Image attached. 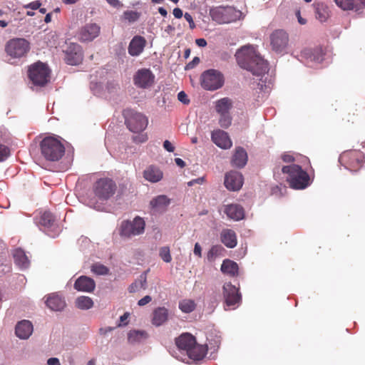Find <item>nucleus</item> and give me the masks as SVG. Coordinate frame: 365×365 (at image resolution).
Here are the masks:
<instances>
[{
	"label": "nucleus",
	"instance_id": "a878e982",
	"mask_svg": "<svg viewBox=\"0 0 365 365\" xmlns=\"http://www.w3.org/2000/svg\"><path fill=\"white\" fill-rule=\"evenodd\" d=\"M337 6L344 11L356 10L365 8V0H334Z\"/></svg>",
	"mask_w": 365,
	"mask_h": 365
},
{
	"label": "nucleus",
	"instance_id": "a19ab883",
	"mask_svg": "<svg viewBox=\"0 0 365 365\" xmlns=\"http://www.w3.org/2000/svg\"><path fill=\"white\" fill-rule=\"evenodd\" d=\"M222 250L223 247L221 245L212 246L207 254V260L210 262L214 260L216 257L221 254Z\"/></svg>",
	"mask_w": 365,
	"mask_h": 365
},
{
	"label": "nucleus",
	"instance_id": "c03bdc74",
	"mask_svg": "<svg viewBox=\"0 0 365 365\" xmlns=\"http://www.w3.org/2000/svg\"><path fill=\"white\" fill-rule=\"evenodd\" d=\"M219 124L223 128H227L232 123V117L230 113L220 114Z\"/></svg>",
	"mask_w": 365,
	"mask_h": 365
},
{
	"label": "nucleus",
	"instance_id": "4468645a",
	"mask_svg": "<svg viewBox=\"0 0 365 365\" xmlns=\"http://www.w3.org/2000/svg\"><path fill=\"white\" fill-rule=\"evenodd\" d=\"M155 76L150 68H140L133 76V83L139 88L147 89L153 86Z\"/></svg>",
	"mask_w": 365,
	"mask_h": 365
},
{
	"label": "nucleus",
	"instance_id": "bb28decb",
	"mask_svg": "<svg viewBox=\"0 0 365 365\" xmlns=\"http://www.w3.org/2000/svg\"><path fill=\"white\" fill-rule=\"evenodd\" d=\"M224 212L229 218L235 221H240L245 217L244 209L238 204L227 205L225 207Z\"/></svg>",
	"mask_w": 365,
	"mask_h": 365
},
{
	"label": "nucleus",
	"instance_id": "5fc2aeb1",
	"mask_svg": "<svg viewBox=\"0 0 365 365\" xmlns=\"http://www.w3.org/2000/svg\"><path fill=\"white\" fill-rule=\"evenodd\" d=\"M184 18L185 20L189 23V26L191 29H193L195 28V24L193 21L192 16L190 13L185 12L184 14Z\"/></svg>",
	"mask_w": 365,
	"mask_h": 365
},
{
	"label": "nucleus",
	"instance_id": "09e8293b",
	"mask_svg": "<svg viewBox=\"0 0 365 365\" xmlns=\"http://www.w3.org/2000/svg\"><path fill=\"white\" fill-rule=\"evenodd\" d=\"M106 88L109 93L114 94L119 89V85L115 81H110L107 83Z\"/></svg>",
	"mask_w": 365,
	"mask_h": 365
},
{
	"label": "nucleus",
	"instance_id": "680f3d73",
	"mask_svg": "<svg viewBox=\"0 0 365 365\" xmlns=\"http://www.w3.org/2000/svg\"><path fill=\"white\" fill-rule=\"evenodd\" d=\"M193 252H194V255L197 256L198 257H202V248H201L200 245L198 242H196L195 244Z\"/></svg>",
	"mask_w": 365,
	"mask_h": 365
},
{
	"label": "nucleus",
	"instance_id": "9b49d317",
	"mask_svg": "<svg viewBox=\"0 0 365 365\" xmlns=\"http://www.w3.org/2000/svg\"><path fill=\"white\" fill-rule=\"evenodd\" d=\"M30 49L29 42L23 38L10 39L6 44L5 51L12 58H19Z\"/></svg>",
	"mask_w": 365,
	"mask_h": 365
},
{
	"label": "nucleus",
	"instance_id": "c756f323",
	"mask_svg": "<svg viewBox=\"0 0 365 365\" xmlns=\"http://www.w3.org/2000/svg\"><path fill=\"white\" fill-rule=\"evenodd\" d=\"M12 255L14 263L21 270H24L29 268L30 265V261L29 260L25 252L22 249H15L13 251Z\"/></svg>",
	"mask_w": 365,
	"mask_h": 365
},
{
	"label": "nucleus",
	"instance_id": "393cba45",
	"mask_svg": "<svg viewBox=\"0 0 365 365\" xmlns=\"http://www.w3.org/2000/svg\"><path fill=\"white\" fill-rule=\"evenodd\" d=\"M175 344L180 350L186 351L188 354L190 348L196 344V339L190 333H183L175 339Z\"/></svg>",
	"mask_w": 365,
	"mask_h": 365
},
{
	"label": "nucleus",
	"instance_id": "b1692460",
	"mask_svg": "<svg viewBox=\"0 0 365 365\" xmlns=\"http://www.w3.org/2000/svg\"><path fill=\"white\" fill-rule=\"evenodd\" d=\"M34 331L32 323L26 319L21 320L15 326V334L20 339H28Z\"/></svg>",
	"mask_w": 365,
	"mask_h": 365
},
{
	"label": "nucleus",
	"instance_id": "f8f14e48",
	"mask_svg": "<svg viewBox=\"0 0 365 365\" xmlns=\"http://www.w3.org/2000/svg\"><path fill=\"white\" fill-rule=\"evenodd\" d=\"M116 190L115 182L109 178H101L93 185L95 195L102 201L108 200L113 195Z\"/></svg>",
	"mask_w": 365,
	"mask_h": 365
},
{
	"label": "nucleus",
	"instance_id": "6ab92c4d",
	"mask_svg": "<svg viewBox=\"0 0 365 365\" xmlns=\"http://www.w3.org/2000/svg\"><path fill=\"white\" fill-rule=\"evenodd\" d=\"M224 184L227 190L237 191L242 187L243 176L238 171H230L225 174Z\"/></svg>",
	"mask_w": 365,
	"mask_h": 365
},
{
	"label": "nucleus",
	"instance_id": "3c124183",
	"mask_svg": "<svg viewBox=\"0 0 365 365\" xmlns=\"http://www.w3.org/2000/svg\"><path fill=\"white\" fill-rule=\"evenodd\" d=\"M178 99L180 102L185 105L190 103V99L188 98L186 93L183 91H181L178 93Z\"/></svg>",
	"mask_w": 365,
	"mask_h": 365
},
{
	"label": "nucleus",
	"instance_id": "a18cd8bd",
	"mask_svg": "<svg viewBox=\"0 0 365 365\" xmlns=\"http://www.w3.org/2000/svg\"><path fill=\"white\" fill-rule=\"evenodd\" d=\"M315 17L320 22H324L327 19L326 9L323 6H318L315 10Z\"/></svg>",
	"mask_w": 365,
	"mask_h": 365
},
{
	"label": "nucleus",
	"instance_id": "c85d7f7f",
	"mask_svg": "<svg viewBox=\"0 0 365 365\" xmlns=\"http://www.w3.org/2000/svg\"><path fill=\"white\" fill-rule=\"evenodd\" d=\"M46 306L52 311L61 312L66 307L63 298L56 294L49 295L46 301Z\"/></svg>",
	"mask_w": 365,
	"mask_h": 365
},
{
	"label": "nucleus",
	"instance_id": "58836bf2",
	"mask_svg": "<svg viewBox=\"0 0 365 365\" xmlns=\"http://www.w3.org/2000/svg\"><path fill=\"white\" fill-rule=\"evenodd\" d=\"M76 306L81 310H88L93 307V299L87 296H81L76 299Z\"/></svg>",
	"mask_w": 365,
	"mask_h": 365
},
{
	"label": "nucleus",
	"instance_id": "7ed1b4c3",
	"mask_svg": "<svg viewBox=\"0 0 365 365\" xmlns=\"http://www.w3.org/2000/svg\"><path fill=\"white\" fill-rule=\"evenodd\" d=\"M209 15L218 24H228L245 18V14L240 10L231 6L211 7Z\"/></svg>",
	"mask_w": 365,
	"mask_h": 365
},
{
	"label": "nucleus",
	"instance_id": "412c9836",
	"mask_svg": "<svg viewBox=\"0 0 365 365\" xmlns=\"http://www.w3.org/2000/svg\"><path fill=\"white\" fill-rule=\"evenodd\" d=\"M73 288L78 292L91 293L96 288V282L91 277L81 275L76 279Z\"/></svg>",
	"mask_w": 365,
	"mask_h": 365
},
{
	"label": "nucleus",
	"instance_id": "6e6552de",
	"mask_svg": "<svg viewBox=\"0 0 365 365\" xmlns=\"http://www.w3.org/2000/svg\"><path fill=\"white\" fill-rule=\"evenodd\" d=\"M364 158V155L360 150H346L340 155L339 161L346 169L354 173L359 170L356 167L359 168L363 166Z\"/></svg>",
	"mask_w": 365,
	"mask_h": 365
},
{
	"label": "nucleus",
	"instance_id": "603ef678",
	"mask_svg": "<svg viewBox=\"0 0 365 365\" xmlns=\"http://www.w3.org/2000/svg\"><path fill=\"white\" fill-rule=\"evenodd\" d=\"M200 60L199 57H194L193 59L185 66V69L190 70L194 68L200 63Z\"/></svg>",
	"mask_w": 365,
	"mask_h": 365
},
{
	"label": "nucleus",
	"instance_id": "13d9d810",
	"mask_svg": "<svg viewBox=\"0 0 365 365\" xmlns=\"http://www.w3.org/2000/svg\"><path fill=\"white\" fill-rule=\"evenodd\" d=\"M139 283L140 288L145 289L147 287V278L145 274H141L139 277Z\"/></svg>",
	"mask_w": 365,
	"mask_h": 365
},
{
	"label": "nucleus",
	"instance_id": "cd10ccee",
	"mask_svg": "<svg viewBox=\"0 0 365 365\" xmlns=\"http://www.w3.org/2000/svg\"><path fill=\"white\" fill-rule=\"evenodd\" d=\"M170 203V200L165 195L153 197L150 202V207L154 212H164Z\"/></svg>",
	"mask_w": 365,
	"mask_h": 365
},
{
	"label": "nucleus",
	"instance_id": "c9c22d12",
	"mask_svg": "<svg viewBox=\"0 0 365 365\" xmlns=\"http://www.w3.org/2000/svg\"><path fill=\"white\" fill-rule=\"evenodd\" d=\"M207 341L208 344V349H210L212 353L216 352L221 344V336L217 331H211L207 335Z\"/></svg>",
	"mask_w": 365,
	"mask_h": 365
},
{
	"label": "nucleus",
	"instance_id": "5701e85b",
	"mask_svg": "<svg viewBox=\"0 0 365 365\" xmlns=\"http://www.w3.org/2000/svg\"><path fill=\"white\" fill-rule=\"evenodd\" d=\"M146 43L147 41L143 36L139 35L133 36L128 48L129 55L131 56H140L144 51Z\"/></svg>",
	"mask_w": 365,
	"mask_h": 365
},
{
	"label": "nucleus",
	"instance_id": "1a4fd4ad",
	"mask_svg": "<svg viewBox=\"0 0 365 365\" xmlns=\"http://www.w3.org/2000/svg\"><path fill=\"white\" fill-rule=\"evenodd\" d=\"M224 84L222 73L215 69L205 71L200 76V85L207 91H216Z\"/></svg>",
	"mask_w": 365,
	"mask_h": 365
},
{
	"label": "nucleus",
	"instance_id": "4be33fe9",
	"mask_svg": "<svg viewBox=\"0 0 365 365\" xmlns=\"http://www.w3.org/2000/svg\"><path fill=\"white\" fill-rule=\"evenodd\" d=\"M248 155L245 149L241 146L235 148L231 160V165L234 168L242 169L247 163Z\"/></svg>",
	"mask_w": 365,
	"mask_h": 365
},
{
	"label": "nucleus",
	"instance_id": "6e6d98bb",
	"mask_svg": "<svg viewBox=\"0 0 365 365\" xmlns=\"http://www.w3.org/2000/svg\"><path fill=\"white\" fill-rule=\"evenodd\" d=\"M163 145L164 149L169 153H173L175 150V147L173 145L171 142L168 140H165L163 142Z\"/></svg>",
	"mask_w": 365,
	"mask_h": 365
},
{
	"label": "nucleus",
	"instance_id": "9d476101",
	"mask_svg": "<svg viewBox=\"0 0 365 365\" xmlns=\"http://www.w3.org/2000/svg\"><path fill=\"white\" fill-rule=\"evenodd\" d=\"M36 222L41 230L52 238L56 237L61 232V228L50 211L43 212Z\"/></svg>",
	"mask_w": 365,
	"mask_h": 365
},
{
	"label": "nucleus",
	"instance_id": "423d86ee",
	"mask_svg": "<svg viewBox=\"0 0 365 365\" xmlns=\"http://www.w3.org/2000/svg\"><path fill=\"white\" fill-rule=\"evenodd\" d=\"M50 73L46 63L38 61L29 66L28 76L34 86L43 87L48 83Z\"/></svg>",
	"mask_w": 365,
	"mask_h": 365
},
{
	"label": "nucleus",
	"instance_id": "2f4dec72",
	"mask_svg": "<svg viewBox=\"0 0 365 365\" xmlns=\"http://www.w3.org/2000/svg\"><path fill=\"white\" fill-rule=\"evenodd\" d=\"M221 242L228 248H234L237 244V235L234 230L225 229L220 235Z\"/></svg>",
	"mask_w": 365,
	"mask_h": 365
},
{
	"label": "nucleus",
	"instance_id": "69168bd1",
	"mask_svg": "<svg viewBox=\"0 0 365 365\" xmlns=\"http://www.w3.org/2000/svg\"><path fill=\"white\" fill-rule=\"evenodd\" d=\"M282 159L285 163H291L294 160V158L292 155L287 154V153L282 155Z\"/></svg>",
	"mask_w": 365,
	"mask_h": 365
},
{
	"label": "nucleus",
	"instance_id": "0e129e2a",
	"mask_svg": "<svg viewBox=\"0 0 365 365\" xmlns=\"http://www.w3.org/2000/svg\"><path fill=\"white\" fill-rule=\"evenodd\" d=\"M48 365H61L60 361L56 357H51L47 360Z\"/></svg>",
	"mask_w": 365,
	"mask_h": 365
},
{
	"label": "nucleus",
	"instance_id": "e2e57ef3",
	"mask_svg": "<svg viewBox=\"0 0 365 365\" xmlns=\"http://www.w3.org/2000/svg\"><path fill=\"white\" fill-rule=\"evenodd\" d=\"M173 16H175V18H176V19H180L182 16H184L182 10L178 7L175 8L173 9Z\"/></svg>",
	"mask_w": 365,
	"mask_h": 365
},
{
	"label": "nucleus",
	"instance_id": "f03ea898",
	"mask_svg": "<svg viewBox=\"0 0 365 365\" xmlns=\"http://www.w3.org/2000/svg\"><path fill=\"white\" fill-rule=\"evenodd\" d=\"M282 172L287 174V181L289 187L294 190H303L310 184L309 174L297 164L283 166Z\"/></svg>",
	"mask_w": 365,
	"mask_h": 365
},
{
	"label": "nucleus",
	"instance_id": "20e7f679",
	"mask_svg": "<svg viewBox=\"0 0 365 365\" xmlns=\"http://www.w3.org/2000/svg\"><path fill=\"white\" fill-rule=\"evenodd\" d=\"M41 152L48 161L59 160L65 153V147L60 140L53 137H46L40 143Z\"/></svg>",
	"mask_w": 365,
	"mask_h": 365
},
{
	"label": "nucleus",
	"instance_id": "79ce46f5",
	"mask_svg": "<svg viewBox=\"0 0 365 365\" xmlns=\"http://www.w3.org/2000/svg\"><path fill=\"white\" fill-rule=\"evenodd\" d=\"M91 271L97 275H107L109 273V269L100 263H95L91 266Z\"/></svg>",
	"mask_w": 365,
	"mask_h": 365
},
{
	"label": "nucleus",
	"instance_id": "774afa93",
	"mask_svg": "<svg viewBox=\"0 0 365 365\" xmlns=\"http://www.w3.org/2000/svg\"><path fill=\"white\" fill-rule=\"evenodd\" d=\"M106 1L113 7L118 8L122 5L119 0H106Z\"/></svg>",
	"mask_w": 365,
	"mask_h": 365
},
{
	"label": "nucleus",
	"instance_id": "49530a36",
	"mask_svg": "<svg viewBox=\"0 0 365 365\" xmlns=\"http://www.w3.org/2000/svg\"><path fill=\"white\" fill-rule=\"evenodd\" d=\"M159 255L165 262L168 263L172 260L170 248L168 247H162L160 249Z\"/></svg>",
	"mask_w": 365,
	"mask_h": 365
},
{
	"label": "nucleus",
	"instance_id": "aec40b11",
	"mask_svg": "<svg viewBox=\"0 0 365 365\" xmlns=\"http://www.w3.org/2000/svg\"><path fill=\"white\" fill-rule=\"evenodd\" d=\"M211 140L217 147L224 150L229 149L232 145L228 133L222 130H213L211 133Z\"/></svg>",
	"mask_w": 365,
	"mask_h": 365
},
{
	"label": "nucleus",
	"instance_id": "338daca9",
	"mask_svg": "<svg viewBox=\"0 0 365 365\" xmlns=\"http://www.w3.org/2000/svg\"><path fill=\"white\" fill-rule=\"evenodd\" d=\"M195 43L199 47H205L207 46V41L203 38H197L195 40Z\"/></svg>",
	"mask_w": 365,
	"mask_h": 365
},
{
	"label": "nucleus",
	"instance_id": "7c9ffc66",
	"mask_svg": "<svg viewBox=\"0 0 365 365\" xmlns=\"http://www.w3.org/2000/svg\"><path fill=\"white\" fill-rule=\"evenodd\" d=\"M168 309L164 307H159L153 312L152 324L155 327L163 325L168 319Z\"/></svg>",
	"mask_w": 365,
	"mask_h": 365
},
{
	"label": "nucleus",
	"instance_id": "39448f33",
	"mask_svg": "<svg viewBox=\"0 0 365 365\" xmlns=\"http://www.w3.org/2000/svg\"><path fill=\"white\" fill-rule=\"evenodd\" d=\"M123 116L128 129L134 133H142L148 126V119L142 113L132 108H125L123 110Z\"/></svg>",
	"mask_w": 365,
	"mask_h": 365
},
{
	"label": "nucleus",
	"instance_id": "f257e3e1",
	"mask_svg": "<svg viewBox=\"0 0 365 365\" xmlns=\"http://www.w3.org/2000/svg\"><path fill=\"white\" fill-rule=\"evenodd\" d=\"M249 46H242L236 52V57L241 68L251 72L253 76L259 77L256 82L257 92L269 93L271 89L272 80L268 73L269 63L255 51H248Z\"/></svg>",
	"mask_w": 365,
	"mask_h": 365
},
{
	"label": "nucleus",
	"instance_id": "4d7b16f0",
	"mask_svg": "<svg viewBox=\"0 0 365 365\" xmlns=\"http://www.w3.org/2000/svg\"><path fill=\"white\" fill-rule=\"evenodd\" d=\"M41 4L39 1H34L25 6V8L36 10L40 8Z\"/></svg>",
	"mask_w": 365,
	"mask_h": 365
},
{
	"label": "nucleus",
	"instance_id": "72a5a7b5",
	"mask_svg": "<svg viewBox=\"0 0 365 365\" xmlns=\"http://www.w3.org/2000/svg\"><path fill=\"white\" fill-rule=\"evenodd\" d=\"M163 172L157 167L150 165L144 170V178L153 183L159 182L163 178Z\"/></svg>",
	"mask_w": 365,
	"mask_h": 365
},
{
	"label": "nucleus",
	"instance_id": "864d4df0",
	"mask_svg": "<svg viewBox=\"0 0 365 365\" xmlns=\"http://www.w3.org/2000/svg\"><path fill=\"white\" fill-rule=\"evenodd\" d=\"M9 140V135L5 128H0V143H5Z\"/></svg>",
	"mask_w": 365,
	"mask_h": 365
},
{
	"label": "nucleus",
	"instance_id": "ddd939ff",
	"mask_svg": "<svg viewBox=\"0 0 365 365\" xmlns=\"http://www.w3.org/2000/svg\"><path fill=\"white\" fill-rule=\"evenodd\" d=\"M300 61L309 67H314L321 63L324 60V53L321 47H315L314 48H304L300 55Z\"/></svg>",
	"mask_w": 365,
	"mask_h": 365
},
{
	"label": "nucleus",
	"instance_id": "8fccbe9b",
	"mask_svg": "<svg viewBox=\"0 0 365 365\" xmlns=\"http://www.w3.org/2000/svg\"><path fill=\"white\" fill-rule=\"evenodd\" d=\"M148 139V135L146 133H141L138 135H135L133 137V140L135 143H143L146 142Z\"/></svg>",
	"mask_w": 365,
	"mask_h": 365
},
{
	"label": "nucleus",
	"instance_id": "a211bd4d",
	"mask_svg": "<svg viewBox=\"0 0 365 365\" xmlns=\"http://www.w3.org/2000/svg\"><path fill=\"white\" fill-rule=\"evenodd\" d=\"M66 63L68 65L76 66L83 60V52L81 46L78 43H70L65 51Z\"/></svg>",
	"mask_w": 365,
	"mask_h": 365
},
{
	"label": "nucleus",
	"instance_id": "bf43d9fd",
	"mask_svg": "<svg viewBox=\"0 0 365 365\" xmlns=\"http://www.w3.org/2000/svg\"><path fill=\"white\" fill-rule=\"evenodd\" d=\"M151 300H152L151 297L149 295H146L138 302V305L140 306V307L144 306V305L148 304L150 302H151Z\"/></svg>",
	"mask_w": 365,
	"mask_h": 365
},
{
	"label": "nucleus",
	"instance_id": "37998d69",
	"mask_svg": "<svg viewBox=\"0 0 365 365\" xmlns=\"http://www.w3.org/2000/svg\"><path fill=\"white\" fill-rule=\"evenodd\" d=\"M123 17L130 23H133L140 18V13L136 11L127 10L123 12Z\"/></svg>",
	"mask_w": 365,
	"mask_h": 365
},
{
	"label": "nucleus",
	"instance_id": "de8ad7c7",
	"mask_svg": "<svg viewBox=\"0 0 365 365\" xmlns=\"http://www.w3.org/2000/svg\"><path fill=\"white\" fill-rule=\"evenodd\" d=\"M10 148L4 143H0V162L6 160L10 156Z\"/></svg>",
	"mask_w": 365,
	"mask_h": 365
},
{
	"label": "nucleus",
	"instance_id": "ea45409f",
	"mask_svg": "<svg viewBox=\"0 0 365 365\" xmlns=\"http://www.w3.org/2000/svg\"><path fill=\"white\" fill-rule=\"evenodd\" d=\"M195 307L196 304L192 299H183L179 302V309L185 314L191 313Z\"/></svg>",
	"mask_w": 365,
	"mask_h": 365
},
{
	"label": "nucleus",
	"instance_id": "052dcab7",
	"mask_svg": "<svg viewBox=\"0 0 365 365\" xmlns=\"http://www.w3.org/2000/svg\"><path fill=\"white\" fill-rule=\"evenodd\" d=\"M205 181L204 177L197 178L196 179H193L187 182V185L189 187L194 185L195 184H202Z\"/></svg>",
	"mask_w": 365,
	"mask_h": 365
},
{
	"label": "nucleus",
	"instance_id": "473e14b6",
	"mask_svg": "<svg viewBox=\"0 0 365 365\" xmlns=\"http://www.w3.org/2000/svg\"><path fill=\"white\" fill-rule=\"evenodd\" d=\"M207 351V345H200L196 343L194 346L190 348L187 356L193 361H200L205 356Z\"/></svg>",
	"mask_w": 365,
	"mask_h": 365
},
{
	"label": "nucleus",
	"instance_id": "e433bc0d",
	"mask_svg": "<svg viewBox=\"0 0 365 365\" xmlns=\"http://www.w3.org/2000/svg\"><path fill=\"white\" fill-rule=\"evenodd\" d=\"M232 108V101L229 98H222L216 101L215 110L219 114L230 113Z\"/></svg>",
	"mask_w": 365,
	"mask_h": 365
},
{
	"label": "nucleus",
	"instance_id": "4c0bfd02",
	"mask_svg": "<svg viewBox=\"0 0 365 365\" xmlns=\"http://www.w3.org/2000/svg\"><path fill=\"white\" fill-rule=\"evenodd\" d=\"M147 333L144 330H130L128 333V340L131 344L140 342L142 340L146 339Z\"/></svg>",
	"mask_w": 365,
	"mask_h": 365
},
{
	"label": "nucleus",
	"instance_id": "f704fd0d",
	"mask_svg": "<svg viewBox=\"0 0 365 365\" xmlns=\"http://www.w3.org/2000/svg\"><path fill=\"white\" fill-rule=\"evenodd\" d=\"M220 270L223 274L235 277L238 275L239 266L237 262L229 259H225L222 261Z\"/></svg>",
	"mask_w": 365,
	"mask_h": 365
},
{
	"label": "nucleus",
	"instance_id": "0eeeda50",
	"mask_svg": "<svg viewBox=\"0 0 365 365\" xmlns=\"http://www.w3.org/2000/svg\"><path fill=\"white\" fill-rule=\"evenodd\" d=\"M145 222L143 217L136 216L131 220H123L119 227V235L123 238H130L143 234L145 231Z\"/></svg>",
	"mask_w": 365,
	"mask_h": 365
},
{
	"label": "nucleus",
	"instance_id": "2eb2a0df",
	"mask_svg": "<svg viewBox=\"0 0 365 365\" xmlns=\"http://www.w3.org/2000/svg\"><path fill=\"white\" fill-rule=\"evenodd\" d=\"M223 297L227 307H238L242 302L240 289L231 282H225L222 287Z\"/></svg>",
	"mask_w": 365,
	"mask_h": 365
},
{
	"label": "nucleus",
	"instance_id": "f3484780",
	"mask_svg": "<svg viewBox=\"0 0 365 365\" xmlns=\"http://www.w3.org/2000/svg\"><path fill=\"white\" fill-rule=\"evenodd\" d=\"M100 31L101 27L97 24H86L78 31V40L83 43L91 42L99 36Z\"/></svg>",
	"mask_w": 365,
	"mask_h": 365
},
{
	"label": "nucleus",
	"instance_id": "dca6fc26",
	"mask_svg": "<svg viewBox=\"0 0 365 365\" xmlns=\"http://www.w3.org/2000/svg\"><path fill=\"white\" fill-rule=\"evenodd\" d=\"M270 41L273 51L282 53L288 45V34L284 30H276L271 34Z\"/></svg>",
	"mask_w": 365,
	"mask_h": 365
}]
</instances>
